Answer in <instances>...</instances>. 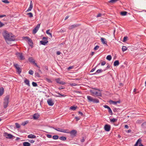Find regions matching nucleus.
<instances>
[{
    "label": "nucleus",
    "instance_id": "obj_1",
    "mask_svg": "<svg viewBox=\"0 0 146 146\" xmlns=\"http://www.w3.org/2000/svg\"><path fill=\"white\" fill-rule=\"evenodd\" d=\"M3 36L6 42L8 43V41H13L15 39V36L11 33H9L7 31H5L3 33Z\"/></svg>",
    "mask_w": 146,
    "mask_h": 146
},
{
    "label": "nucleus",
    "instance_id": "obj_2",
    "mask_svg": "<svg viewBox=\"0 0 146 146\" xmlns=\"http://www.w3.org/2000/svg\"><path fill=\"white\" fill-rule=\"evenodd\" d=\"M91 94L94 97L101 96L102 93L97 88H92V89L90 90Z\"/></svg>",
    "mask_w": 146,
    "mask_h": 146
},
{
    "label": "nucleus",
    "instance_id": "obj_3",
    "mask_svg": "<svg viewBox=\"0 0 146 146\" xmlns=\"http://www.w3.org/2000/svg\"><path fill=\"white\" fill-rule=\"evenodd\" d=\"M10 96L9 95L7 96L4 100L3 107L5 109L6 108L8 105L9 103V100Z\"/></svg>",
    "mask_w": 146,
    "mask_h": 146
},
{
    "label": "nucleus",
    "instance_id": "obj_4",
    "mask_svg": "<svg viewBox=\"0 0 146 146\" xmlns=\"http://www.w3.org/2000/svg\"><path fill=\"white\" fill-rule=\"evenodd\" d=\"M87 98L89 102H92L94 103H98L99 102L98 99L96 98L94 99L93 97L90 96H87Z\"/></svg>",
    "mask_w": 146,
    "mask_h": 146
},
{
    "label": "nucleus",
    "instance_id": "obj_5",
    "mask_svg": "<svg viewBox=\"0 0 146 146\" xmlns=\"http://www.w3.org/2000/svg\"><path fill=\"white\" fill-rule=\"evenodd\" d=\"M15 54L17 57L21 60H23L25 59V58L22 53L17 52Z\"/></svg>",
    "mask_w": 146,
    "mask_h": 146
},
{
    "label": "nucleus",
    "instance_id": "obj_6",
    "mask_svg": "<svg viewBox=\"0 0 146 146\" xmlns=\"http://www.w3.org/2000/svg\"><path fill=\"white\" fill-rule=\"evenodd\" d=\"M47 38L48 37H43L42 38L43 40L40 41V44L44 45H45L48 42V41L47 40Z\"/></svg>",
    "mask_w": 146,
    "mask_h": 146
},
{
    "label": "nucleus",
    "instance_id": "obj_7",
    "mask_svg": "<svg viewBox=\"0 0 146 146\" xmlns=\"http://www.w3.org/2000/svg\"><path fill=\"white\" fill-rule=\"evenodd\" d=\"M14 67L17 70V72L20 74L22 70L21 68L19 66V65L17 64H14Z\"/></svg>",
    "mask_w": 146,
    "mask_h": 146
},
{
    "label": "nucleus",
    "instance_id": "obj_8",
    "mask_svg": "<svg viewBox=\"0 0 146 146\" xmlns=\"http://www.w3.org/2000/svg\"><path fill=\"white\" fill-rule=\"evenodd\" d=\"M40 26V24H38L34 28L33 31V34H35L37 32Z\"/></svg>",
    "mask_w": 146,
    "mask_h": 146
},
{
    "label": "nucleus",
    "instance_id": "obj_9",
    "mask_svg": "<svg viewBox=\"0 0 146 146\" xmlns=\"http://www.w3.org/2000/svg\"><path fill=\"white\" fill-rule=\"evenodd\" d=\"M4 136L7 139H11L13 136L11 134L8 133L7 132H5L4 133Z\"/></svg>",
    "mask_w": 146,
    "mask_h": 146
},
{
    "label": "nucleus",
    "instance_id": "obj_10",
    "mask_svg": "<svg viewBox=\"0 0 146 146\" xmlns=\"http://www.w3.org/2000/svg\"><path fill=\"white\" fill-rule=\"evenodd\" d=\"M80 25L78 24L72 25L69 26V29H72L79 27Z\"/></svg>",
    "mask_w": 146,
    "mask_h": 146
},
{
    "label": "nucleus",
    "instance_id": "obj_11",
    "mask_svg": "<svg viewBox=\"0 0 146 146\" xmlns=\"http://www.w3.org/2000/svg\"><path fill=\"white\" fill-rule=\"evenodd\" d=\"M141 139H139L135 144V146H138V145L139 146H143L141 144Z\"/></svg>",
    "mask_w": 146,
    "mask_h": 146
},
{
    "label": "nucleus",
    "instance_id": "obj_12",
    "mask_svg": "<svg viewBox=\"0 0 146 146\" xmlns=\"http://www.w3.org/2000/svg\"><path fill=\"white\" fill-rule=\"evenodd\" d=\"M24 38H26L27 39V40L28 41V42L30 43H29V45L30 46H33V42L32 40L29 37L26 36L24 37Z\"/></svg>",
    "mask_w": 146,
    "mask_h": 146
},
{
    "label": "nucleus",
    "instance_id": "obj_13",
    "mask_svg": "<svg viewBox=\"0 0 146 146\" xmlns=\"http://www.w3.org/2000/svg\"><path fill=\"white\" fill-rule=\"evenodd\" d=\"M77 132L76 130H73L71 131H70V135L73 137L75 136Z\"/></svg>",
    "mask_w": 146,
    "mask_h": 146
},
{
    "label": "nucleus",
    "instance_id": "obj_14",
    "mask_svg": "<svg viewBox=\"0 0 146 146\" xmlns=\"http://www.w3.org/2000/svg\"><path fill=\"white\" fill-rule=\"evenodd\" d=\"M33 7V3L32 1H31L30 5L29 7L27 10V12H29L31 11Z\"/></svg>",
    "mask_w": 146,
    "mask_h": 146
},
{
    "label": "nucleus",
    "instance_id": "obj_15",
    "mask_svg": "<svg viewBox=\"0 0 146 146\" xmlns=\"http://www.w3.org/2000/svg\"><path fill=\"white\" fill-rule=\"evenodd\" d=\"M47 102L48 105L50 106H52L54 104V103L51 99H48L47 100Z\"/></svg>",
    "mask_w": 146,
    "mask_h": 146
},
{
    "label": "nucleus",
    "instance_id": "obj_16",
    "mask_svg": "<svg viewBox=\"0 0 146 146\" xmlns=\"http://www.w3.org/2000/svg\"><path fill=\"white\" fill-rule=\"evenodd\" d=\"M110 126L108 125H106L104 126V129L106 131H109L110 129Z\"/></svg>",
    "mask_w": 146,
    "mask_h": 146
},
{
    "label": "nucleus",
    "instance_id": "obj_17",
    "mask_svg": "<svg viewBox=\"0 0 146 146\" xmlns=\"http://www.w3.org/2000/svg\"><path fill=\"white\" fill-rule=\"evenodd\" d=\"M101 40L103 44H106L107 46H108L107 44V42L106 41V40L105 38L102 37L101 38Z\"/></svg>",
    "mask_w": 146,
    "mask_h": 146
},
{
    "label": "nucleus",
    "instance_id": "obj_18",
    "mask_svg": "<svg viewBox=\"0 0 146 146\" xmlns=\"http://www.w3.org/2000/svg\"><path fill=\"white\" fill-rule=\"evenodd\" d=\"M53 128L54 129H55V130H56L57 131L64 132V129H62L60 128H58V127H56V128Z\"/></svg>",
    "mask_w": 146,
    "mask_h": 146
},
{
    "label": "nucleus",
    "instance_id": "obj_19",
    "mask_svg": "<svg viewBox=\"0 0 146 146\" xmlns=\"http://www.w3.org/2000/svg\"><path fill=\"white\" fill-rule=\"evenodd\" d=\"M39 116L38 113H35L33 115V118L34 119H36L39 117Z\"/></svg>",
    "mask_w": 146,
    "mask_h": 146
},
{
    "label": "nucleus",
    "instance_id": "obj_20",
    "mask_svg": "<svg viewBox=\"0 0 146 146\" xmlns=\"http://www.w3.org/2000/svg\"><path fill=\"white\" fill-rule=\"evenodd\" d=\"M55 80L57 83L60 84H63V82L60 80L59 78H58L55 79Z\"/></svg>",
    "mask_w": 146,
    "mask_h": 146
},
{
    "label": "nucleus",
    "instance_id": "obj_21",
    "mask_svg": "<svg viewBox=\"0 0 146 146\" xmlns=\"http://www.w3.org/2000/svg\"><path fill=\"white\" fill-rule=\"evenodd\" d=\"M4 92V89L3 87L0 88V96L2 95Z\"/></svg>",
    "mask_w": 146,
    "mask_h": 146
},
{
    "label": "nucleus",
    "instance_id": "obj_22",
    "mask_svg": "<svg viewBox=\"0 0 146 146\" xmlns=\"http://www.w3.org/2000/svg\"><path fill=\"white\" fill-rule=\"evenodd\" d=\"M28 137L30 138H34L36 137V136L32 134H30L28 135Z\"/></svg>",
    "mask_w": 146,
    "mask_h": 146
},
{
    "label": "nucleus",
    "instance_id": "obj_23",
    "mask_svg": "<svg viewBox=\"0 0 146 146\" xmlns=\"http://www.w3.org/2000/svg\"><path fill=\"white\" fill-rule=\"evenodd\" d=\"M23 146H30V144L27 142H24L23 143Z\"/></svg>",
    "mask_w": 146,
    "mask_h": 146
},
{
    "label": "nucleus",
    "instance_id": "obj_24",
    "mask_svg": "<svg viewBox=\"0 0 146 146\" xmlns=\"http://www.w3.org/2000/svg\"><path fill=\"white\" fill-rule=\"evenodd\" d=\"M110 102L111 104H113L114 105H116L117 103H119L120 102L119 101H114L112 100H110Z\"/></svg>",
    "mask_w": 146,
    "mask_h": 146
},
{
    "label": "nucleus",
    "instance_id": "obj_25",
    "mask_svg": "<svg viewBox=\"0 0 146 146\" xmlns=\"http://www.w3.org/2000/svg\"><path fill=\"white\" fill-rule=\"evenodd\" d=\"M102 71H103V70L102 69H98L96 71V72L95 73L93 74L94 75V74H96L97 73H100L102 72Z\"/></svg>",
    "mask_w": 146,
    "mask_h": 146
},
{
    "label": "nucleus",
    "instance_id": "obj_26",
    "mask_svg": "<svg viewBox=\"0 0 146 146\" xmlns=\"http://www.w3.org/2000/svg\"><path fill=\"white\" fill-rule=\"evenodd\" d=\"M119 64V62L118 60H115L114 62L113 65L114 66H118Z\"/></svg>",
    "mask_w": 146,
    "mask_h": 146
},
{
    "label": "nucleus",
    "instance_id": "obj_27",
    "mask_svg": "<svg viewBox=\"0 0 146 146\" xmlns=\"http://www.w3.org/2000/svg\"><path fill=\"white\" fill-rule=\"evenodd\" d=\"M24 82L28 86H30L29 81V80L26 79L24 80Z\"/></svg>",
    "mask_w": 146,
    "mask_h": 146
},
{
    "label": "nucleus",
    "instance_id": "obj_28",
    "mask_svg": "<svg viewBox=\"0 0 146 146\" xmlns=\"http://www.w3.org/2000/svg\"><path fill=\"white\" fill-rule=\"evenodd\" d=\"M29 61L31 63H33L35 62L33 58L32 57H30L28 59Z\"/></svg>",
    "mask_w": 146,
    "mask_h": 146
},
{
    "label": "nucleus",
    "instance_id": "obj_29",
    "mask_svg": "<svg viewBox=\"0 0 146 146\" xmlns=\"http://www.w3.org/2000/svg\"><path fill=\"white\" fill-rule=\"evenodd\" d=\"M77 108V106H73L70 107V109L73 110H75Z\"/></svg>",
    "mask_w": 146,
    "mask_h": 146
},
{
    "label": "nucleus",
    "instance_id": "obj_30",
    "mask_svg": "<svg viewBox=\"0 0 146 146\" xmlns=\"http://www.w3.org/2000/svg\"><path fill=\"white\" fill-rule=\"evenodd\" d=\"M27 15L30 18H32L33 17V14L31 13H27Z\"/></svg>",
    "mask_w": 146,
    "mask_h": 146
},
{
    "label": "nucleus",
    "instance_id": "obj_31",
    "mask_svg": "<svg viewBox=\"0 0 146 146\" xmlns=\"http://www.w3.org/2000/svg\"><path fill=\"white\" fill-rule=\"evenodd\" d=\"M50 31V29H49V30H47L46 31V33L50 35V37L51 38L52 37V34L50 33L49 31Z\"/></svg>",
    "mask_w": 146,
    "mask_h": 146
},
{
    "label": "nucleus",
    "instance_id": "obj_32",
    "mask_svg": "<svg viewBox=\"0 0 146 146\" xmlns=\"http://www.w3.org/2000/svg\"><path fill=\"white\" fill-rule=\"evenodd\" d=\"M119 0H110L109 1V2L110 3H113L118 1Z\"/></svg>",
    "mask_w": 146,
    "mask_h": 146
},
{
    "label": "nucleus",
    "instance_id": "obj_33",
    "mask_svg": "<svg viewBox=\"0 0 146 146\" xmlns=\"http://www.w3.org/2000/svg\"><path fill=\"white\" fill-rule=\"evenodd\" d=\"M58 95H55V96L56 97H64V95H62L59 93H58Z\"/></svg>",
    "mask_w": 146,
    "mask_h": 146
},
{
    "label": "nucleus",
    "instance_id": "obj_34",
    "mask_svg": "<svg viewBox=\"0 0 146 146\" xmlns=\"http://www.w3.org/2000/svg\"><path fill=\"white\" fill-rule=\"evenodd\" d=\"M127 13L126 11L122 12L120 13L121 15L122 16L126 15Z\"/></svg>",
    "mask_w": 146,
    "mask_h": 146
},
{
    "label": "nucleus",
    "instance_id": "obj_35",
    "mask_svg": "<svg viewBox=\"0 0 146 146\" xmlns=\"http://www.w3.org/2000/svg\"><path fill=\"white\" fill-rule=\"evenodd\" d=\"M35 77H37L38 78H40V76L39 74L37 72H36L35 73Z\"/></svg>",
    "mask_w": 146,
    "mask_h": 146
},
{
    "label": "nucleus",
    "instance_id": "obj_36",
    "mask_svg": "<svg viewBox=\"0 0 146 146\" xmlns=\"http://www.w3.org/2000/svg\"><path fill=\"white\" fill-rule=\"evenodd\" d=\"M106 59L108 60H110L111 59V55H108L106 57Z\"/></svg>",
    "mask_w": 146,
    "mask_h": 146
},
{
    "label": "nucleus",
    "instance_id": "obj_37",
    "mask_svg": "<svg viewBox=\"0 0 146 146\" xmlns=\"http://www.w3.org/2000/svg\"><path fill=\"white\" fill-rule=\"evenodd\" d=\"M127 49V48L126 46H123L122 48V50L123 52L125 51Z\"/></svg>",
    "mask_w": 146,
    "mask_h": 146
},
{
    "label": "nucleus",
    "instance_id": "obj_38",
    "mask_svg": "<svg viewBox=\"0 0 146 146\" xmlns=\"http://www.w3.org/2000/svg\"><path fill=\"white\" fill-rule=\"evenodd\" d=\"M110 122H115L117 121V119L115 118H113L112 119H110Z\"/></svg>",
    "mask_w": 146,
    "mask_h": 146
},
{
    "label": "nucleus",
    "instance_id": "obj_39",
    "mask_svg": "<svg viewBox=\"0 0 146 146\" xmlns=\"http://www.w3.org/2000/svg\"><path fill=\"white\" fill-rule=\"evenodd\" d=\"M58 136L57 135H54L52 137V138L54 139H57L58 138Z\"/></svg>",
    "mask_w": 146,
    "mask_h": 146
},
{
    "label": "nucleus",
    "instance_id": "obj_40",
    "mask_svg": "<svg viewBox=\"0 0 146 146\" xmlns=\"http://www.w3.org/2000/svg\"><path fill=\"white\" fill-rule=\"evenodd\" d=\"M32 85L34 87H36L38 85L36 82H33L32 83Z\"/></svg>",
    "mask_w": 146,
    "mask_h": 146
},
{
    "label": "nucleus",
    "instance_id": "obj_41",
    "mask_svg": "<svg viewBox=\"0 0 146 146\" xmlns=\"http://www.w3.org/2000/svg\"><path fill=\"white\" fill-rule=\"evenodd\" d=\"M16 127L17 128H19L20 127V126L18 123H15Z\"/></svg>",
    "mask_w": 146,
    "mask_h": 146
},
{
    "label": "nucleus",
    "instance_id": "obj_42",
    "mask_svg": "<svg viewBox=\"0 0 146 146\" xmlns=\"http://www.w3.org/2000/svg\"><path fill=\"white\" fill-rule=\"evenodd\" d=\"M28 123V121H26L24 122H23L22 123L21 125L23 126H25V125L27 124Z\"/></svg>",
    "mask_w": 146,
    "mask_h": 146
},
{
    "label": "nucleus",
    "instance_id": "obj_43",
    "mask_svg": "<svg viewBox=\"0 0 146 146\" xmlns=\"http://www.w3.org/2000/svg\"><path fill=\"white\" fill-rule=\"evenodd\" d=\"M141 126L144 128L146 127V122H144L141 125Z\"/></svg>",
    "mask_w": 146,
    "mask_h": 146
},
{
    "label": "nucleus",
    "instance_id": "obj_44",
    "mask_svg": "<svg viewBox=\"0 0 146 146\" xmlns=\"http://www.w3.org/2000/svg\"><path fill=\"white\" fill-rule=\"evenodd\" d=\"M29 73L30 74L32 75L33 73V71L32 70H30L29 71Z\"/></svg>",
    "mask_w": 146,
    "mask_h": 146
},
{
    "label": "nucleus",
    "instance_id": "obj_45",
    "mask_svg": "<svg viewBox=\"0 0 146 146\" xmlns=\"http://www.w3.org/2000/svg\"><path fill=\"white\" fill-rule=\"evenodd\" d=\"M108 109V112H109L111 113V115H112V111L111 110V108H109V109Z\"/></svg>",
    "mask_w": 146,
    "mask_h": 146
},
{
    "label": "nucleus",
    "instance_id": "obj_46",
    "mask_svg": "<svg viewBox=\"0 0 146 146\" xmlns=\"http://www.w3.org/2000/svg\"><path fill=\"white\" fill-rule=\"evenodd\" d=\"M2 1L6 3H9V2L8 1V0H2Z\"/></svg>",
    "mask_w": 146,
    "mask_h": 146
},
{
    "label": "nucleus",
    "instance_id": "obj_47",
    "mask_svg": "<svg viewBox=\"0 0 146 146\" xmlns=\"http://www.w3.org/2000/svg\"><path fill=\"white\" fill-rule=\"evenodd\" d=\"M99 47V46H96L94 48V49L95 50H98Z\"/></svg>",
    "mask_w": 146,
    "mask_h": 146
},
{
    "label": "nucleus",
    "instance_id": "obj_48",
    "mask_svg": "<svg viewBox=\"0 0 146 146\" xmlns=\"http://www.w3.org/2000/svg\"><path fill=\"white\" fill-rule=\"evenodd\" d=\"M33 64H34V65H35L36 66V67H37L38 68H40V66H39L38 65H37V64H36V63L35 62H34L33 63Z\"/></svg>",
    "mask_w": 146,
    "mask_h": 146
},
{
    "label": "nucleus",
    "instance_id": "obj_49",
    "mask_svg": "<svg viewBox=\"0 0 146 146\" xmlns=\"http://www.w3.org/2000/svg\"><path fill=\"white\" fill-rule=\"evenodd\" d=\"M5 25L4 24L0 21V28L2 27Z\"/></svg>",
    "mask_w": 146,
    "mask_h": 146
},
{
    "label": "nucleus",
    "instance_id": "obj_50",
    "mask_svg": "<svg viewBox=\"0 0 146 146\" xmlns=\"http://www.w3.org/2000/svg\"><path fill=\"white\" fill-rule=\"evenodd\" d=\"M70 85L72 86H76L77 85L75 83H71L70 84Z\"/></svg>",
    "mask_w": 146,
    "mask_h": 146
},
{
    "label": "nucleus",
    "instance_id": "obj_51",
    "mask_svg": "<svg viewBox=\"0 0 146 146\" xmlns=\"http://www.w3.org/2000/svg\"><path fill=\"white\" fill-rule=\"evenodd\" d=\"M96 67L92 68L90 71V72H93L95 70H96Z\"/></svg>",
    "mask_w": 146,
    "mask_h": 146
},
{
    "label": "nucleus",
    "instance_id": "obj_52",
    "mask_svg": "<svg viewBox=\"0 0 146 146\" xmlns=\"http://www.w3.org/2000/svg\"><path fill=\"white\" fill-rule=\"evenodd\" d=\"M73 67L74 66H70L68 67L67 69L68 70H69L70 69L73 68Z\"/></svg>",
    "mask_w": 146,
    "mask_h": 146
},
{
    "label": "nucleus",
    "instance_id": "obj_53",
    "mask_svg": "<svg viewBox=\"0 0 146 146\" xmlns=\"http://www.w3.org/2000/svg\"><path fill=\"white\" fill-rule=\"evenodd\" d=\"M29 141L31 143H33L35 142V141L33 140H29Z\"/></svg>",
    "mask_w": 146,
    "mask_h": 146
},
{
    "label": "nucleus",
    "instance_id": "obj_54",
    "mask_svg": "<svg viewBox=\"0 0 146 146\" xmlns=\"http://www.w3.org/2000/svg\"><path fill=\"white\" fill-rule=\"evenodd\" d=\"M59 139L61 140L64 141V136H62L60 137L59 138Z\"/></svg>",
    "mask_w": 146,
    "mask_h": 146
},
{
    "label": "nucleus",
    "instance_id": "obj_55",
    "mask_svg": "<svg viewBox=\"0 0 146 146\" xmlns=\"http://www.w3.org/2000/svg\"><path fill=\"white\" fill-rule=\"evenodd\" d=\"M70 131L68 130H64V133H70Z\"/></svg>",
    "mask_w": 146,
    "mask_h": 146
},
{
    "label": "nucleus",
    "instance_id": "obj_56",
    "mask_svg": "<svg viewBox=\"0 0 146 146\" xmlns=\"http://www.w3.org/2000/svg\"><path fill=\"white\" fill-rule=\"evenodd\" d=\"M104 107L106 108H107L108 109H109V107L106 105H105L104 106Z\"/></svg>",
    "mask_w": 146,
    "mask_h": 146
},
{
    "label": "nucleus",
    "instance_id": "obj_57",
    "mask_svg": "<svg viewBox=\"0 0 146 146\" xmlns=\"http://www.w3.org/2000/svg\"><path fill=\"white\" fill-rule=\"evenodd\" d=\"M106 63L105 61H103L101 63V65L104 66L106 64Z\"/></svg>",
    "mask_w": 146,
    "mask_h": 146
},
{
    "label": "nucleus",
    "instance_id": "obj_58",
    "mask_svg": "<svg viewBox=\"0 0 146 146\" xmlns=\"http://www.w3.org/2000/svg\"><path fill=\"white\" fill-rule=\"evenodd\" d=\"M47 137L48 138H51L52 137V135H50L48 134L47 135Z\"/></svg>",
    "mask_w": 146,
    "mask_h": 146
},
{
    "label": "nucleus",
    "instance_id": "obj_59",
    "mask_svg": "<svg viewBox=\"0 0 146 146\" xmlns=\"http://www.w3.org/2000/svg\"><path fill=\"white\" fill-rule=\"evenodd\" d=\"M61 53V52L59 51H57L56 52V54L58 55H60Z\"/></svg>",
    "mask_w": 146,
    "mask_h": 146
},
{
    "label": "nucleus",
    "instance_id": "obj_60",
    "mask_svg": "<svg viewBox=\"0 0 146 146\" xmlns=\"http://www.w3.org/2000/svg\"><path fill=\"white\" fill-rule=\"evenodd\" d=\"M102 14L100 13L98 14V15L97 16V17H100L101 16Z\"/></svg>",
    "mask_w": 146,
    "mask_h": 146
},
{
    "label": "nucleus",
    "instance_id": "obj_61",
    "mask_svg": "<svg viewBox=\"0 0 146 146\" xmlns=\"http://www.w3.org/2000/svg\"><path fill=\"white\" fill-rule=\"evenodd\" d=\"M5 16H6L5 15H0V18L3 17Z\"/></svg>",
    "mask_w": 146,
    "mask_h": 146
},
{
    "label": "nucleus",
    "instance_id": "obj_62",
    "mask_svg": "<svg viewBox=\"0 0 146 146\" xmlns=\"http://www.w3.org/2000/svg\"><path fill=\"white\" fill-rule=\"evenodd\" d=\"M125 127L126 129H128L129 128V126L127 125H125Z\"/></svg>",
    "mask_w": 146,
    "mask_h": 146
},
{
    "label": "nucleus",
    "instance_id": "obj_63",
    "mask_svg": "<svg viewBox=\"0 0 146 146\" xmlns=\"http://www.w3.org/2000/svg\"><path fill=\"white\" fill-rule=\"evenodd\" d=\"M69 17V16L68 15L67 16H66L65 18L64 19V20L67 19Z\"/></svg>",
    "mask_w": 146,
    "mask_h": 146
},
{
    "label": "nucleus",
    "instance_id": "obj_64",
    "mask_svg": "<svg viewBox=\"0 0 146 146\" xmlns=\"http://www.w3.org/2000/svg\"><path fill=\"white\" fill-rule=\"evenodd\" d=\"M84 139L83 138L81 140V141L82 142H84Z\"/></svg>",
    "mask_w": 146,
    "mask_h": 146
}]
</instances>
